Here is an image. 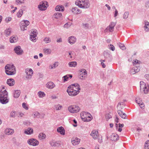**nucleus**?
<instances>
[{"label": "nucleus", "mask_w": 149, "mask_h": 149, "mask_svg": "<svg viewBox=\"0 0 149 149\" xmlns=\"http://www.w3.org/2000/svg\"><path fill=\"white\" fill-rule=\"evenodd\" d=\"M140 90L142 91L147 86L145 83L143 81L140 82Z\"/></svg>", "instance_id": "obj_30"}, {"label": "nucleus", "mask_w": 149, "mask_h": 149, "mask_svg": "<svg viewBox=\"0 0 149 149\" xmlns=\"http://www.w3.org/2000/svg\"><path fill=\"white\" fill-rule=\"evenodd\" d=\"M5 72L8 75H13L16 73L15 67L13 65L7 64L5 67Z\"/></svg>", "instance_id": "obj_2"}, {"label": "nucleus", "mask_w": 149, "mask_h": 149, "mask_svg": "<svg viewBox=\"0 0 149 149\" xmlns=\"http://www.w3.org/2000/svg\"><path fill=\"white\" fill-rule=\"evenodd\" d=\"M129 13L128 12H125L124 13L123 15V18L124 19H127L128 17Z\"/></svg>", "instance_id": "obj_39"}, {"label": "nucleus", "mask_w": 149, "mask_h": 149, "mask_svg": "<svg viewBox=\"0 0 149 149\" xmlns=\"http://www.w3.org/2000/svg\"><path fill=\"white\" fill-rule=\"evenodd\" d=\"M114 28L112 27L109 26L107 28L105 29V31L106 32L108 30H109L110 32H112L113 31Z\"/></svg>", "instance_id": "obj_43"}, {"label": "nucleus", "mask_w": 149, "mask_h": 149, "mask_svg": "<svg viewBox=\"0 0 149 149\" xmlns=\"http://www.w3.org/2000/svg\"><path fill=\"white\" fill-rule=\"evenodd\" d=\"M16 2L17 4H19L20 3H24V0H16Z\"/></svg>", "instance_id": "obj_53"}, {"label": "nucleus", "mask_w": 149, "mask_h": 149, "mask_svg": "<svg viewBox=\"0 0 149 149\" xmlns=\"http://www.w3.org/2000/svg\"><path fill=\"white\" fill-rule=\"evenodd\" d=\"M2 89L0 91V102L3 104L8 103L9 101L8 97V93L3 87Z\"/></svg>", "instance_id": "obj_1"}, {"label": "nucleus", "mask_w": 149, "mask_h": 149, "mask_svg": "<svg viewBox=\"0 0 149 149\" xmlns=\"http://www.w3.org/2000/svg\"><path fill=\"white\" fill-rule=\"evenodd\" d=\"M23 21L24 22V25H25L26 27L27 26H28L30 22L28 20H24Z\"/></svg>", "instance_id": "obj_54"}, {"label": "nucleus", "mask_w": 149, "mask_h": 149, "mask_svg": "<svg viewBox=\"0 0 149 149\" xmlns=\"http://www.w3.org/2000/svg\"><path fill=\"white\" fill-rule=\"evenodd\" d=\"M62 15V14L61 13H57L54 14V16L55 18L58 19Z\"/></svg>", "instance_id": "obj_38"}, {"label": "nucleus", "mask_w": 149, "mask_h": 149, "mask_svg": "<svg viewBox=\"0 0 149 149\" xmlns=\"http://www.w3.org/2000/svg\"><path fill=\"white\" fill-rule=\"evenodd\" d=\"M11 29L10 28H9L8 29H6L5 30L4 32L5 35L6 37H8L11 34Z\"/></svg>", "instance_id": "obj_24"}, {"label": "nucleus", "mask_w": 149, "mask_h": 149, "mask_svg": "<svg viewBox=\"0 0 149 149\" xmlns=\"http://www.w3.org/2000/svg\"><path fill=\"white\" fill-rule=\"evenodd\" d=\"M145 30L146 31H148L149 30V22H145L144 26Z\"/></svg>", "instance_id": "obj_34"}, {"label": "nucleus", "mask_w": 149, "mask_h": 149, "mask_svg": "<svg viewBox=\"0 0 149 149\" xmlns=\"http://www.w3.org/2000/svg\"><path fill=\"white\" fill-rule=\"evenodd\" d=\"M140 70V67L139 65H137L134 67L130 70V73L131 74H134L138 72Z\"/></svg>", "instance_id": "obj_15"}, {"label": "nucleus", "mask_w": 149, "mask_h": 149, "mask_svg": "<svg viewBox=\"0 0 149 149\" xmlns=\"http://www.w3.org/2000/svg\"><path fill=\"white\" fill-rule=\"evenodd\" d=\"M76 41V37L73 36L69 37L68 38V42L71 45L74 44Z\"/></svg>", "instance_id": "obj_16"}, {"label": "nucleus", "mask_w": 149, "mask_h": 149, "mask_svg": "<svg viewBox=\"0 0 149 149\" xmlns=\"http://www.w3.org/2000/svg\"><path fill=\"white\" fill-rule=\"evenodd\" d=\"M5 132L6 134L10 135H11L14 133V130H13L10 128H7L5 130Z\"/></svg>", "instance_id": "obj_17"}, {"label": "nucleus", "mask_w": 149, "mask_h": 149, "mask_svg": "<svg viewBox=\"0 0 149 149\" xmlns=\"http://www.w3.org/2000/svg\"><path fill=\"white\" fill-rule=\"evenodd\" d=\"M27 143L30 145L36 146L38 145L39 142L36 139L31 138L28 140Z\"/></svg>", "instance_id": "obj_9"}, {"label": "nucleus", "mask_w": 149, "mask_h": 149, "mask_svg": "<svg viewBox=\"0 0 149 149\" xmlns=\"http://www.w3.org/2000/svg\"><path fill=\"white\" fill-rule=\"evenodd\" d=\"M109 48L112 51H114L115 50L114 47L113 45H110V47H109Z\"/></svg>", "instance_id": "obj_58"}, {"label": "nucleus", "mask_w": 149, "mask_h": 149, "mask_svg": "<svg viewBox=\"0 0 149 149\" xmlns=\"http://www.w3.org/2000/svg\"><path fill=\"white\" fill-rule=\"evenodd\" d=\"M68 87L72 89L73 91H79V93L81 90L80 86L77 83L72 84L71 85L69 86Z\"/></svg>", "instance_id": "obj_10"}, {"label": "nucleus", "mask_w": 149, "mask_h": 149, "mask_svg": "<svg viewBox=\"0 0 149 149\" xmlns=\"http://www.w3.org/2000/svg\"><path fill=\"white\" fill-rule=\"evenodd\" d=\"M117 112L119 115L122 118L125 119L126 117V115L125 113H123L122 111L118 110Z\"/></svg>", "instance_id": "obj_25"}, {"label": "nucleus", "mask_w": 149, "mask_h": 149, "mask_svg": "<svg viewBox=\"0 0 149 149\" xmlns=\"http://www.w3.org/2000/svg\"><path fill=\"white\" fill-rule=\"evenodd\" d=\"M139 105L141 109H143V108L144 107V105L143 104V102H141L140 103H139Z\"/></svg>", "instance_id": "obj_60"}, {"label": "nucleus", "mask_w": 149, "mask_h": 149, "mask_svg": "<svg viewBox=\"0 0 149 149\" xmlns=\"http://www.w3.org/2000/svg\"><path fill=\"white\" fill-rule=\"evenodd\" d=\"M72 12L74 14H79L81 13V11L78 9L76 7H73L72 9Z\"/></svg>", "instance_id": "obj_18"}, {"label": "nucleus", "mask_w": 149, "mask_h": 149, "mask_svg": "<svg viewBox=\"0 0 149 149\" xmlns=\"http://www.w3.org/2000/svg\"><path fill=\"white\" fill-rule=\"evenodd\" d=\"M37 34L38 33L36 30L33 29L30 35V40L33 42H36Z\"/></svg>", "instance_id": "obj_8"}, {"label": "nucleus", "mask_w": 149, "mask_h": 149, "mask_svg": "<svg viewBox=\"0 0 149 149\" xmlns=\"http://www.w3.org/2000/svg\"><path fill=\"white\" fill-rule=\"evenodd\" d=\"M100 61L101 62V65H102V67L103 68H105L106 67V65L104 63L102 62V60H100Z\"/></svg>", "instance_id": "obj_63"}, {"label": "nucleus", "mask_w": 149, "mask_h": 149, "mask_svg": "<svg viewBox=\"0 0 149 149\" xmlns=\"http://www.w3.org/2000/svg\"><path fill=\"white\" fill-rule=\"evenodd\" d=\"M58 132L61 134L64 135L65 134V131L63 127L62 126L58 127L57 130Z\"/></svg>", "instance_id": "obj_21"}, {"label": "nucleus", "mask_w": 149, "mask_h": 149, "mask_svg": "<svg viewBox=\"0 0 149 149\" xmlns=\"http://www.w3.org/2000/svg\"><path fill=\"white\" fill-rule=\"evenodd\" d=\"M38 95L40 98H43L45 96V94L44 92L41 91H39L38 92Z\"/></svg>", "instance_id": "obj_33"}, {"label": "nucleus", "mask_w": 149, "mask_h": 149, "mask_svg": "<svg viewBox=\"0 0 149 149\" xmlns=\"http://www.w3.org/2000/svg\"><path fill=\"white\" fill-rule=\"evenodd\" d=\"M64 10V7L63 6H56L55 8V10L56 11H63Z\"/></svg>", "instance_id": "obj_27"}, {"label": "nucleus", "mask_w": 149, "mask_h": 149, "mask_svg": "<svg viewBox=\"0 0 149 149\" xmlns=\"http://www.w3.org/2000/svg\"><path fill=\"white\" fill-rule=\"evenodd\" d=\"M25 25L24 24H22L20 26V28L22 30H25V28H26Z\"/></svg>", "instance_id": "obj_59"}, {"label": "nucleus", "mask_w": 149, "mask_h": 149, "mask_svg": "<svg viewBox=\"0 0 149 149\" xmlns=\"http://www.w3.org/2000/svg\"><path fill=\"white\" fill-rule=\"evenodd\" d=\"M83 1L84 0H76L75 3V4L80 8V5L82 4Z\"/></svg>", "instance_id": "obj_31"}, {"label": "nucleus", "mask_w": 149, "mask_h": 149, "mask_svg": "<svg viewBox=\"0 0 149 149\" xmlns=\"http://www.w3.org/2000/svg\"><path fill=\"white\" fill-rule=\"evenodd\" d=\"M22 106L23 108L26 110L28 109V108L26 105V104L25 103H23L22 104Z\"/></svg>", "instance_id": "obj_56"}, {"label": "nucleus", "mask_w": 149, "mask_h": 149, "mask_svg": "<svg viewBox=\"0 0 149 149\" xmlns=\"http://www.w3.org/2000/svg\"><path fill=\"white\" fill-rule=\"evenodd\" d=\"M72 77V75L71 74H67L64 76L63 77V78H64L63 80L65 82L67 81L69 77L71 78Z\"/></svg>", "instance_id": "obj_32"}, {"label": "nucleus", "mask_w": 149, "mask_h": 149, "mask_svg": "<svg viewBox=\"0 0 149 149\" xmlns=\"http://www.w3.org/2000/svg\"><path fill=\"white\" fill-rule=\"evenodd\" d=\"M56 142L55 141H52L50 143V144L52 146H55L56 145Z\"/></svg>", "instance_id": "obj_52"}, {"label": "nucleus", "mask_w": 149, "mask_h": 149, "mask_svg": "<svg viewBox=\"0 0 149 149\" xmlns=\"http://www.w3.org/2000/svg\"><path fill=\"white\" fill-rule=\"evenodd\" d=\"M7 83L9 86H12L15 84V81L13 79H9L7 80Z\"/></svg>", "instance_id": "obj_20"}, {"label": "nucleus", "mask_w": 149, "mask_h": 149, "mask_svg": "<svg viewBox=\"0 0 149 149\" xmlns=\"http://www.w3.org/2000/svg\"><path fill=\"white\" fill-rule=\"evenodd\" d=\"M71 25V23H67L65 24L64 25V27L66 28H68Z\"/></svg>", "instance_id": "obj_48"}, {"label": "nucleus", "mask_w": 149, "mask_h": 149, "mask_svg": "<svg viewBox=\"0 0 149 149\" xmlns=\"http://www.w3.org/2000/svg\"><path fill=\"white\" fill-rule=\"evenodd\" d=\"M80 141V139L77 138L72 139V144L75 146L78 144Z\"/></svg>", "instance_id": "obj_19"}, {"label": "nucleus", "mask_w": 149, "mask_h": 149, "mask_svg": "<svg viewBox=\"0 0 149 149\" xmlns=\"http://www.w3.org/2000/svg\"><path fill=\"white\" fill-rule=\"evenodd\" d=\"M48 6V2L46 1H43L41 2L38 6V8L41 10H44Z\"/></svg>", "instance_id": "obj_6"}, {"label": "nucleus", "mask_w": 149, "mask_h": 149, "mask_svg": "<svg viewBox=\"0 0 149 149\" xmlns=\"http://www.w3.org/2000/svg\"><path fill=\"white\" fill-rule=\"evenodd\" d=\"M105 117L107 120H108L109 119L111 118L112 116L110 114L107 113L106 114Z\"/></svg>", "instance_id": "obj_51"}, {"label": "nucleus", "mask_w": 149, "mask_h": 149, "mask_svg": "<svg viewBox=\"0 0 149 149\" xmlns=\"http://www.w3.org/2000/svg\"><path fill=\"white\" fill-rule=\"evenodd\" d=\"M23 14V11L22 9L20 10L17 13V17L19 18L21 17Z\"/></svg>", "instance_id": "obj_41"}, {"label": "nucleus", "mask_w": 149, "mask_h": 149, "mask_svg": "<svg viewBox=\"0 0 149 149\" xmlns=\"http://www.w3.org/2000/svg\"><path fill=\"white\" fill-rule=\"evenodd\" d=\"M116 24L115 23L112 22L111 23V24L109 25V26H111L114 28V27L115 26Z\"/></svg>", "instance_id": "obj_62"}, {"label": "nucleus", "mask_w": 149, "mask_h": 149, "mask_svg": "<svg viewBox=\"0 0 149 149\" xmlns=\"http://www.w3.org/2000/svg\"><path fill=\"white\" fill-rule=\"evenodd\" d=\"M136 102L139 105V103H140L141 102H142L141 100L139 98L137 97L136 98Z\"/></svg>", "instance_id": "obj_61"}, {"label": "nucleus", "mask_w": 149, "mask_h": 149, "mask_svg": "<svg viewBox=\"0 0 149 149\" xmlns=\"http://www.w3.org/2000/svg\"><path fill=\"white\" fill-rule=\"evenodd\" d=\"M118 45L119 46V47L122 50H125L126 49V47L125 46L122 44L120 42H119L118 43Z\"/></svg>", "instance_id": "obj_44"}, {"label": "nucleus", "mask_w": 149, "mask_h": 149, "mask_svg": "<svg viewBox=\"0 0 149 149\" xmlns=\"http://www.w3.org/2000/svg\"><path fill=\"white\" fill-rule=\"evenodd\" d=\"M90 135L94 139H97L100 143H101L102 142V136L101 135L98 134L97 130H93Z\"/></svg>", "instance_id": "obj_3"}, {"label": "nucleus", "mask_w": 149, "mask_h": 149, "mask_svg": "<svg viewBox=\"0 0 149 149\" xmlns=\"http://www.w3.org/2000/svg\"><path fill=\"white\" fill-rule=\"evenodd\" d=\"M90 6V4L88 0H84L82 4L80 5V8L84 9L88 8Z\"/></svg>", "instance_id": "obj_13"}, {"label": "nucleus", "mask_w": 149, "mask_h": 149, "mask_svg": "<svg viewBox=\"0 0 149 149\" xmlns=\"http://www.w3.org/2000/svg\"><path fill=\"white\" fill-rule=\"evenodd\" d=\"M118 10H117L116 9V10H115V12L114 14V17H116L117 15H118Z\"/></svg>", "instance_id": "obj_64"}, {"label": "nucleus", "mask_w": 149, "mask_h": 149, "mask_svg": "<svg viewBox=\"0 0 149 149\" xmlns=\"http://www.w3.org/2000/svg\"><path fill=\"white\" fill-rule=\"evenodd\" d=\"M83 27L85 29L88 28L89 27V24H82Z\"/></svg>", "instance_id": "obj_49"}, {"label": "nucleus", "mask_w": 149, "mask_h": 149, "mask_svg": "<svg viewBox=\"0 0 149 149\" xmlns=\"http://www.w3.org/2000/svg\"><path fill=\"white\" fill-rule=\"evenodd\" d=\"M123 105H124V102H120L118 103L117 106V108L118 109H120L121 108V106Z\"/></svg>", "instance_id": "obj_50"}, {"label": "nucleus", "mask_w": 149, "mask_h": 149, "mask_svg": "<svg viewBox=\"0 0 149 149\" xmlns=\"http://www.w3.org/2000/svg\"><path fill=\"white\" fill-rule=\"evenodd\" d=\"M33 114L34 115L33 117L34 118H39L40 117V113L38 111H36L33 113Z\"/></svg>", "instance_id": "obj_40"}, {"label": "nucleus", "mask_w": 149, "mask_h": 149, "mask_svg": "<svg viewBox=\"0 0 149 149\" xmlns=\"http://www.w3.org/2000/svg\"><path fill=\"white\" fill-rule=\"evenodd\" d=\"M44 40L46 43H49L51 42V40L49 38H45Z\"/></svg>", "instance_id": "obj_47"}, {"label": "nucleus", "mask_w": 149, "mask_h": 149, "mask_svg": "<svg viewBox=\"0 0 149 149\" xmlns=\"http://www.w3.org/2000/svg\"><path fill=\"white\" fill-rule=\"evenodd\" d=\"M62 108V106L60 105L59 104L57 105L56 106V109L57 110H60Z\"/></svg>", "instance_id": "obj_55"}, {"label": "nucleus", "mask_w": 149, "mask_h": 149, "mask_svg": "<svg viewBox=\"0 0 149 149\" xmlns=\"http://www.w3.org/2000/svg\"><path fill=\"white\" fill-rule=\"evenodd\" d=\"M46 86L49 89H52L54 87L55 85L52 82H49L47 83Z\"/></svg>", "instance_id": "obj_23"}, {"label": "nucleus", "mask_w": 149, "mask_h": 149, "mask_svg": "<svg viewBox=\"0 0 149 149\" xmlns=\"http://www.w3.org/2000/svg\"><path fill=\"white\" fill-rule=\"evenodd\" d=\"M45 134L43 133H40L39 135V138L40 139H44L46 137Z\"/></svg>", "instance_id": "obj_37"}, {"label": "nucleus", "mask_w": 149, "mask_h": 149, "mask_svg": "<svg viewBox=\"0 0 149 149\" xmlns=\"http://www.w3.org/2000/svg\"><path fill=\"white\" fill-rule=\"evenodd\" d=\"M20 93L21 92L20 90H17L15 91L14 94V97L15 98L18 97L19 96Z\"/></svg>", "instance_id": "obj_29"}, {"label": "nucleus", "mask_w": 149, "mask_h": 149, "mask_svg": "<svg viewBox=\"0 0 149 149\" xmlns=\"http://www.w3.org/2000/svg\"><path fill=\"white\" fill-rule=\"evenodd\" d=\"M17 36H13L10 38V41L11 43L15 42L17 41Z\"/></svg>", "instance_id": "obj_28"}, {"label": "nucleus", "mask_w": 149, "mask_h": 149, "mask_svg": "<svg viewBox=\"0 0 149 149\" xmlns=\"http://www.w3.org/2000/svg\"><path fill=\"white\" fill-rule=\"evenodd\" d=\"M119 139L118 135L116 134H113L111 135V139L113 141H116Z\"/></svg>", "instance_id": "obj_22"}, {"label": "nucleus", "mask_w": 149, "mask_h": 149, "mask_svg": "<svg viewBox=\"0 0 149 149\" xmlns=\"http://www.w3.org/2000/svg\"><path fill=\"white\" fill-rule=\"evenodd\" d=\"M44 52L46 54H50L52 52V50L50 49L45 48L43 49Z\"/></svg>", "instance_id": "obj_35"}, {"label": "nucleus", "mask_w": 149, "mask_h": 149, "mask_svg": "<svg viewBox=\"0 0 149 149\" xmlns=\"http://www.w3.org/2000/svg\"><path fill=\"white\" fill-rule=\"evenodd\" d=\"M67 91L69 95L72 96H76L79 93V91H73L68 87V88Z\"/></svg>", "instance_id": "obj_12"}, {"label": "nucleus", "mask_w": 149, "mask_h": 149, "mask_svg": "<svg viewBox=\"0 0 149 149\" xmlns=\"http://www.w3.org/2000/svg\"><path fill=\"white\" fill-rule=\"evenodd\" d=\"M33 132V130L32 128H28L25 131L24 133L25 134H31Z\"/></svg>", "instance_id": "obj_26"}, {"label": "nucleus", "mask_w": 149, "mask_h": 149, "mask_svg": "<svg viewBox=\"0 0 149 149\" xmlns=\"http://www.w3.org/2000/svg\"><path fill=\"white\" fill-rule=\"evenodd\" d=\"M16 116V112L15 111H12L10 113V117L15 118Z\"/></svg>", "instance_id": "obj_45"}, {"label": "nucleus", "mask_w": 149, "mask_h": 149, "mask_svg": "<svg viewBox=\"0 0 149 149\" xmlns=\"http://www.w3.org/2000/svg\"><path fill=\"white\" fill-rule=\"evenodd\" d=\"M77 65V63L76 61H72L68 63V65L69 67H74Z\"/></svg>", "instance_id": "obj_36"}, {"label": "nucleus", "mask_w": 149, "mask_h": 149, "mask_svg": "<svg viewBox=\"0 0 149 149\" xmlns=\"http://www.w3.org/2000/svg\"><path fill=\"white\" fill-rule=\"evenodd\" d=\"M14 51L17 55H21L23 52L21 47L19 46L16 47L14 48Z\"/></svg>", "instance_id": "obj_14"}, {"label": "nucleus", "mask_w": 149, "mask_h": 149, "mask_svg": "<svg viewBox=\"0 0 149 149\" xmlns=\"http://www.w3.org/2000/svg\"><path fill=\"white\" fill-rule=\"evenodd\" d=\"M87 76V72L85 69L81 70L79 72V78L82 80H84Z\"/></svg>", "instance_id": "obj_7"}, {"label": "nucleus", "mask_w": 149, "mask_h": 149, "mask_svg": "<svg viewBox=\"0 0 149 149\" xmlns=\"http://www.w3.org/2000/svg\"><path fill=\"white\" fill-rule=\"evenodd\" d=\"M81 118L84 121L88 122L92 119V117L90 113L86 112H83L81 113Z\"/></svg>", "instance_id": "obj_4"}, {"label": "nucleus", "mask_w": 149, "mask_h": 149, "mask_svg": "<svg viewBox=\"0 0 149 149\" xmlns=\"http://www.w3.org/2000/svg\"><path fill=\"white\" fill-rule=\"evenodd\" d=\"M149 87L147 86H146V88H145L144 89H143V90L144 93L145 94H147L149 91Z\"/></svg>", "instance_id": "obj_46"}, {"label": "nucleus", "mask_w": 149, "mask_h": 149, "mask_svg": "<svg viewBox=\"0 0 149 149\" xmlns=\"http://www.w3.org/2000/svg\"><path fill=\"white\" fill-rule=\"evenodd\" d=\"M139 61L136 59L135 60H134L133 62V64L134 65L137 64V65H138V64H139Z\"/></svg>", "instance_id": "obj_57"}, {"label": "nucleus", "mask_w": 149, "mask_h": 149, "mask_svg": "<svg viewBox=\"0 0 149 149\" xmlns=\"http://www.w3.org/2000/svg\"><path fill=\"white\" fill-rule=\"evenodd\" d=\"M144 146V149H149V140L146 142Z\"/></svg>", "instance_id": "obj_42"}, {"label": "nucleus", "mask_w": 149, "mask_h": 149, "mask_svg": "<svg viewBox=\"0 0 149 149\" xmlns=\"http://www.w3.org/2000/svg\"><path fill=\"white\" fill-rule=\"evenodd\" d=\"M80 110L79 107L77 105H73L69 106L68 108V111L72 113L79 112Z\"/></svg>", "instance_id": "obj_5"}, {"label": "nucleus", "mask_w": 149, "mask_h": 149, "mask_svg": "<svg viewBox=\"0 0 149 149\" xmlns=\"http://www.w3.org/2000/svg\"><path fill=\"white\" fill-rule=\"evenodd\" d=\"M25 73L26 74V78L28 79H31L33 73L32 70L31 68H27L25 70Z\"/></svg>", "instance_id": "obj_11"}]
</instances>
